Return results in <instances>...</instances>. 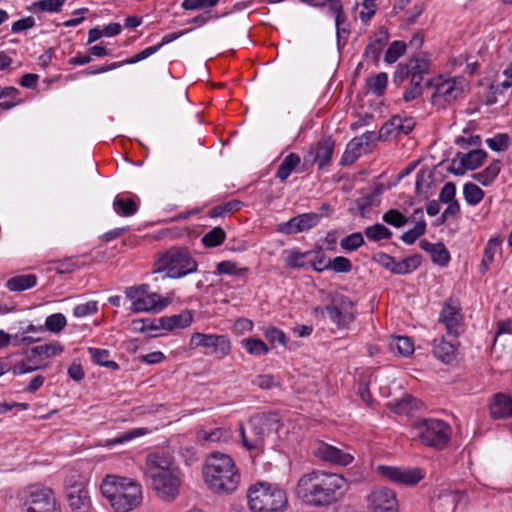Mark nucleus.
<instances>
[{
	"label": "nucleus",
	"instance_id": "obj_41",
	"mask_svg": "<svg viewBox=\"0 0 512 512\" xmlns=\"http://www.w3.org/2000/svg\"><path fill=\"white\" fill-rule=\"evenodd\" d=\"M466 202L470 205H477L484 198V191L474 183H466L463 188Z\"/></svg>",
	"mask_w": 512,
	"mask_h": 512
},
{
	"label": "nucleus",
	"instance_id": "obj_5",
	"mask_svg": "<svg viewBox=\"0 0 512 512\" xmlns=\"http://www.w3.org/2000/svg\"><path fill=\"white\" fill-rule=\"evenodd\" d=\"M171 466L170 458L164 454L152 453L147 456L145 475L157 495L166 501L173 500L179 494L180 481Z\"/></svg>",
	"mask_w": 512,
	"mask_h": 512
},
{
	"label": "nucleus",
	"instance_id": "obj_21",
	"mask_svg": "<svg viewBox=\"0 0 512 512\" xmlns=\"http://www.w3.org/2000/svg\"><path fill=\"white\" fill-rule=\"evenodd\" d=\"M170 301L167 298H161L158 293H145L143 298L136 303H132L131 310L135 313L144 311H160L165 308Z\"/></svg>",
	"mask_w": 512,
	"mask_h": 512
},
{
	"label": "nucleus",
	"instance_id": "obj_33",
	"mask_svg": "<svg viewBox=\"0 0 512 512\" xmlns=\"http://www.w3.org/2000/svg\"><path fill=\"white\" fill-rule=\"evenodd\" d=\"M327 4L329 6V10L331 13L335 14V23L337 28V39L338 45H340L341 34H348L349 31L345 28H342V24L345 22L346 18L343 12V5L341 0H328Z\"/></svg>",
	"mask_w": 512,
	"mask_h": 512
},
{
	"label": "nucleus",
	"instance_id": "obj_15",
	"mask_svg": "<svg viewBox=\"0 0 512 512\" xmlns=\"http://www.w3.org/2000/svg\"><path fill=\"white\" fill-rule=\"evenodd\" d=\"M486 157L487 153L483 149H474L468 153L458 152L448 170L456 176L464 175L466 170H475L481 166Z\"/></svg>",
	"mask_w": 512,
	"mask_h": 512
},
{
	"label": "nucleus",
	"instance_id": "obj_2",
	"mask_svg": "<svg viewBox=\"0 0 512 512\" xmlns=\"http://www.w3.org/2000/svg\"><path fill=\"white\" fill-rule=\"evenodd\" d=\"M205 483L214 493L231 494L240 482V474L233 459L220 452L212 453L203 469Z\"/></svg>",
	"mask_w": 512,
	"mask_h": 512
},
{
	"label": "nucleus",
	"instance_id": "obj_22",
	"mask_svg": "<svg viewBox=\"0 0 512 512\" xmlns=\"http://www.w3.org/2000/svg\"><path fill=\"white\" fill-rule=\"evenodd\" d=\"M65 493L67 501L80 496V494L89 493L87 490V480L77 471L70 472L65 479Z\"/></svg>",
	"mask_w": 512,
	"mask_h": 512
},
{
	"label": "nucleus",
	"instance_id": "obj_54",
	"mask_svg": "<svg viewBox=\"0 0 512 512\" xmlns=\"http://www.w3.org/2000/svg\"><path fill=\"white\" fill-rule=\"evenodd\" d=\"M66 0H41L32 4L34 11L59 12Z\"/></svg>",
	"mask_w": 512,
	"mask_h": 512
},
{
	"label": "nucleus",
	"instance_id": "obj_38",
	"mask_svg": "<svg viewBox=\"0 0 512 512\" xmlns=\"http://www.w3.org/2000/svg\"><path fill=\"white\" fill-rule=\"evenodd\" d=\"M241 343L251 355L261 356L269 352L268 346L259 338L249 337L243 339Z\"/></svg>",
	"mask_w": 512,
	"mask_h": 512
},
{
	"label": "nucleus",
	"instance_id": "obj_8",
	"mask_svg": "<svg viewBox=\"0 0 512 512\" xmlns=\"http://www.w3.org/2000/svg\"><path fill=\"white\" fill-rule=\"evenodd\" d=\"M414 430L420 441L429 447L442 450L451 438V427L438 419H423L415 424Z\"/></svg>",
	"mask_w": 512,
	"mask_h": 512
},
{
	"label": "nucleus",
	"instance_id": "obj_19",
	"mask_svg": "<svg viewBox=\"0 0 512 512\" xmlns=\"http://www.w3.org/2000/svg\"><path fill=\"white\" fill-rule=\"evenodd\" d=\"M314 454L324 461L342 466H346L353 461L352 455L326 443H320Z\"/></svg>",
	"mask_w": 512,
	"mask_h": 512
},
{
	"label": "nucleus",
	"instance_id": "obj_40",
	"mask_svg": "<svg viewBox=\"0 0 512 512\" xmlns=\"http://www.w3.org/2000/svg\"><path fill=\"white\" fill-rule=\"evenodd\" d=\"M148 432L149 431L147 428H135V429L126 431V432L118 435L117 437L106 440L105 445L108 447H111V446H115L117 444H122V443L128 442L136 437L143 436V435L147 434Z\"/></svg>",
	"mask_w": 512,
	"mask_h": 512
},
{
	"label": "nucleus",
	"instance_id": "obj_31",
	"mask_svg": "<svg viewBox=\"0 0 512 512\" xmlns=\"http://www.w3.org/2000/svg\"><path fill=\"white\" fill-rule=\"evenodd\" d=\"M301 159L300 156L296 153L288 154L279 165L276 177L284 182L291 175V173L296 170V168L300 165Z\"/></svg>",
	"mask_w": 512,
	"mask_h": 512
},
{
	"label": "nucleus",
	"instance_id": "obj_61",
	"mask_svg": "<svg viewBox=\"0 0 512 512\" xmlns=\"http://www.w3.org/2000/svg\"><path fill=\"white\" fill-rule=\"evenodd\" d=\"M218 2L219 0H184L181 6L185 10H197L214 7Z\"/></svg>",
	"mask_w": 512,
	"mask_h": 512
},
{
	"label": "nucleus",
	"instance_id": "obj_23",
	"mask_svg": "<svg viewBox=\"0 0 512 512\" xmlns=\"http://www.w3.org/2000/svg\"><path fill=\"white\" fill-rule=\"evenodd\" d=\"M335 141L331 136L319 140L315 147L314 162L318 164L319 169H323L330 164L334 152Z\"/></svg>",
	"mask_w": 512,
	"mask_h": 512
},
{
	"label": "nucleus",
	"instance_id": "obj_4",
	"mask_svg": "<svg viewBox=\"0 0 512 512\" xmlns=\"http://www.w3.org/2000/svg\"><path fill=\"white\" fill-rule=\"evenodd\" d=\"M197 262L186 247H171L157 254L153 263V281L178 279L197 271Z\"/></svg>",
	"mask_w": 512,
	"mask_h": 512
},
{
	"label": "nucleus",
	"instance_id": "obj_34",
	"mask_svg": "<svg viewBox=\"0 0 512 512\" xmlns=\"http://www.w3.org/2000/svg\"><path fill=\"white\" fill-rule=\"evenodd\" d=\"M62 350V346L57 342L39 345L27 351V359L31 361L32 358L36 356H39L41 358H49L62 352Z\"/></svg>",
	"mask_w": 512,
	"mask_h": 512
},
{
	"label": "nucleus",
	"instance_id": "obj_58",
	"mask_svg": "<svg viewBox=\"0 0 512 512\" xmlns=\"http://www.w3.org/2000/svg\"><path fill=\"white\" fill-rule=\"evenodd\" d=\"M330 270L336 273H349L352 270V263L344 256H337L330 259Z\"/></svg>",
	"mask_w": 512,
	"mask_h": 512
},
{
	"label": "nucleus",
	"instance_id": "obj_60",
	"mask_svg": "<svg viewBox=\"0 0 512 512\" xmlns=\"http://www.w3.org/2000/svg\"><path fill=\"white\" fill-rule=\"evenodd\" d=\"M97 311V301H88L87 303L77 305L73 310V314L75 317L80 318L95 314Z\"/></svg>",
	"mask_w": 512,
	"mask_h": 512
},
{
	"label": "nucleus",
	"instance_id": "obj_6",
	"mask_svg": "<svg viewBox=\"0 0 512 512\" xmlns=\"http://www.w3.org/2000/svg\"><path fill=\"white\" fill-rule=\"evenodd\" d=\"M247 498L253 512H283L288 503L286 492L278 485L268 482L251 485Z\"/></svg>",
	"mask_w": 512,
	"mask_h": 512
},
{
	"label": "nucleus",
	"instance_id": "obj_42",
	"mask_svg": "<svg viewBox=\"0 0 512 512\" xmlns=\"http://www.w3.org/2000/svg\"><path fill=\"white\" fill-rule=\"evenodd\" d=\"M388 83V76L385 72L378 73L372 78L366 80L369 89L377 96L383 95Z\"/></svg>",
	"mask_w": 512,
	"mask_h": 512
},
{
	"label": "nucleus",
	"instance_id": "obj_63",
	"mask_svg": "<svg viewBox=\"0 0 512 512\" xmlns=\"http://www.w3.org/2000/svg\"><path fill=\"white\" fill-rule=\"evenodd\" d=\"M407 66L410 69L411 76L416 74H418V76H422V74L427 71L429 63L425 59L413 57L409 60Z\"/></svg>",
	"mask_w": 512,
	"mask_h": 512
},
{
	"label": "nucleus",
	"instance_id": "obj_53",
	"mask_svg": "<svg viewBox=\"0 0 512 512\" xmlns=\"http://www.w3.org/2000/svg\"><path fill=\"white\" fill-rule=\"evenodd\" d=\"M422 81H423V76H418V74L411 76V87L409 89H407L403 95V99L406 102L412 101L421 95Z\"/></svg>",
	"mask_w": 512,
	"mask_h": 512
},
{
	"label": "nucleus",
	"instance_id": "obj_13",
	"mask_svg": "<svg viewBox=\"0 0 512 512\" xmlns=\"http://www.w3.org/2000/svg\"><path fill=\"white\" fill-rule=\"evenodd\" d=\"M373 260L386 270L396 275H406L415 271L421 264L420 255H412L400 262L384 252L377 253Z\"/></svg>",
	"mask_w": 512,
	"mask_h": 512
},
{
	"label": "nucleus",
	"instance_id": "obj_62",
	"mask_svg": "<svg viewBox=\"0 0 512 512\" xmlns=\"http://www.w3.org/2000/svg\"><path fill=\"white\" fill-rule=\"evenodd\" d=\"M149 290V286L147 284H142L139 286H131L126 288L125 295L132 302L136 303L143 298L145 293Z\"/></svg>",
	"mask_w": 512,
	"mask_h": 512
},
{
	"label": "nucleus",
	"instance_id": "obj_30",
	"mask_svg": "<svg viewBox=\"0 0 512 512\" xmlns=\"http://www.w3.org/2000/svg\"><path fill=\"white\" fill-rule=\"evenodd\" d=\"M423 407L422 401L411 395H405L392 405V410L397 414L411 415Z\"/></svg>",
	"mask_w": 512,
	"mask_h": 512
},
{
	"label": "nucleus",
	"instance_id": "obj_12",
	"mask_svg": "<svg viewBox=\"0 0 512 512\" xmlns=\"http://www.w3.org/2000/svg\"><path fill=\"white\" fill-rule=\"evenodd\" d=\"M439 322L444 324L448 336L458 337L463 322V315L461 313V305L457 299L448 298L442 307L439 315Z\"/></svg>",
	"mask_w": 512,
	"mask_h": 512
},
{
	"label": "nucleus",
	"instance_id": "obj_35",
	"mask_svg": "<svg viewBox=\"0 0 512 512\" xmlns=\"http://www.w3.org/2000/svg\"><path fill=\"white\" fill-rule=\"evenodd\" d=\"M88 353L90 354V356L95 364L106 367L111 370L119 369L118 363L108 359L110 356L109 350L89 347Z\"/></svg>",
	"mask_w": 512,
	"mask_h": 512
},
{
	"label": "nucleus",
	"instance_id": "obj_20",
	"mask_svg": "<svg viewBox=\"0 0 512 512\" xmlns=\"http://www.w3.org/2000/svg\"><path fill=\"white\" fill-rule=\"evenodd\" d=\"M463 89L456 85L455 79L445 80L436 85L435 92L432 95V103L436 105L440 99L446 103H451L460 97Z\"/></svg>",
	"mask_w": 512,
	"mask_h": 512
},
{
	"label": "nucleus",
	"instance_id": "obj_52",
	"mask_svg": "<svg viewBox=\"0 0 512 512\" xmlns=\"http://www.w3.org/2000/svg\"><path fill=\"white\" fill-rule=\"evenodd\" d=\"M66 318L61 313H55L46 318L45 327L53 333H59L66 326Z\"/></svg>",
	"mask_w": 512,
	"mask_h": 512
},
{
	"label": "nucleus",
	"instance_id": "obj_17",
	"mask_svg": "<svg viewBox=\"0 0 512 512\" xmlns=\"http://www.w3.org/2000/svg\"><path fill=\"white\" fill-rule=\"evenodd\" d=\"M320 220L317 213H305L291 218L289 221L278 225L277 231L284 234H296L307 231L316 226Z\"/></svg>",
	"mask_w": 512,
	"mask_h": 512
},
{
	"label": "nucleus",
	"instance_id": "obj_57",
	"mask_svg": "<svg viewBox=\"0 0 512 512\" xmlns=\"http://www.w3.org/2000/svg\"><path fill=\"white\" fill-rule=\"evenodd\" d=\"M248 268H237L236 264L232 261H222L217 264V272L219 274L227 275H244Z\"/></svg>",
	"mask_w": 512,
	"mask_h": 512
},
{
	"label": "nucleus",
	"instance_id": "obj_64",
	"mask_svg": "<svg viewBox=\"0 0 512 512\" xmlns=\"http://www.w3.org/2000/svg\"><path fill=\"white\" fill-rule=\"evenodd\" d=\"M456 186L453 182H447L440 191L439 201L442 203H450L455 200Z\"/></svg>",
	"mask_w": 512,
	"mask_h": 512
},
{
	"label": "nucleus",
	"instance_id": "obj_26",
	"mask_svg": "<svg viewBox=\"0 0 512 512\" xmlns=\"http://www.w3.org/2000/svg\"><path fill=\"white\" fill-rule=\"evenodd\" d=\"M465 497L466 493L464 490L442 489L439 491L436 501L439 506L446 507L453 512Z\"/></svg>",
	"mask_w": 512,
	"mask_h": 512
},
{
	"label": "nucleus",
	"instance_id": "obj_25",
	"mask_svg": "<svg viewBox=\"0 0 512 512\" xmlns=\"http://www.w3.org/2000/svg\"><path fill=\"white\" fill-rule=\"evenodd\" d=\"M192 321V313L189 310H183L180 314L159 318V326H162V330L172 331L186 328Z\"/></svg>",
	"mask_w": 512,
	"mask_h": 512
},
{
	"label": "nucleus",
	"instance_id": "obj_48",
	"mask_svg": "<svg viewBox=\"0 0 512 512\" xmlns=\"http://www.w3.org/2000/svg\"><path fill=\"white\" fill-rule=\"evenodd\" d=\"M406 51V44L403 41H394L390 44L385 53V62L392 64L396 62L400 56Z\"/></svg>",
	"mask_w": 512,
	"mask_h": 512
},
{
	"label": "nucleus",
	"instance_id": "obj_39",
	"mask_svg": "<svg viewBox=\"0 0 512 512\" xmlns=\"http://www.w3.org/2000/svg\"><path fill=\"white\" fill-rule=\"evenodd\" d=\"M364 233L369 240L375 242L392 237V232L386 226L379 223L366 227Z\"/></svg>",
	"mask_w": 512,
	"mask_h": 512
},
{
	"label": "nucleus",
	"instance_id": "obj_36",
	"mask_svg": "<svg viewBox=\"0 0 512 512\" xmlns=\"http://www.w3.org/2000/svg\"><path fill=\"white\" fill-rule=\"evenodd\" d=\"M500 169L501 162L499 160H494L482 172L473 174L472 178L482 185L487 186L498 176Z\"/></svg>",
	"mask_w": 512,
	"mask_h": 512
},
{
	"label": "nucleus",
	"instance_id": "obj_10",
	"mask_svg": "<svg viewBox=\"0 0 512 512\" xmlns=\"http://www.w3.org/2000/svg\"><path fill=\"white\" fill-rule=\"evenodd\" d=\"M189 347L190 349L203 347L206 349V354L215 355L218 358H223L231 352L229 338L225 335L217 334L195 332L191 335Z\"/></svg>",
	"mask_w": 512,
	"mask_h": 512
},
{
	"label": "nucleus",
	"instance_id": "obj_9",
	"mask_svg": "<svg viewBox=\"0 0 512 512\" xmlns=\"http://www.w3.org/2000/svg\"><path fill=\"white\" fill-rule=\"evenodd\" d=\"M26 512H60L52 489L39 485L29 486L24 491Z\"/></svg>",
	"mask_w": 512,
	"mask_h": 512
},
{
	"label": "nucleus",
	"instance_id": "obj_16",
	"mask_svg": "<svg viewBox=\"0 0 512 512\" xmlns=\"http://www.w3.org/2000/svg\"><path fill=\"white\" fill-rule=\"evenodd\" d=\"M378 472L392 482L406 485H415L422 479L418 469L380 465L378 466Z\"/></svg>",
	"mask_w": 512,
	"mask_h": 512
},
{
	"label": "nucleus",
	"instance_id": "obj_32",
	"mask_svg": "<svg viewBox=\"0 0 512 512\" xmlns=\"http://www.w3.org/2000/svg\"><path fill=\"white\" fill-rule=\"evenodd\" d=\"M197 436L204 443H217L228 441L231 438V432L224 428H215L210 431L201 429L197 432Z\"/></svg>",
	"mask_w": 512,
	"mask_h": 512
},
{
	"label": "nucleus",
	"instance_id": "obj_59",
	"mask_svg": "<svg viewBox=\"0 0 512 512\" xmlns=\"http://www.w3.org/2000/svg\"><path fill=\"white\" fill-rule=\"evenodd\" d=\"M376 193H370L355 200L356 209L361 217H365L375 200Z\"/></svg>",
	"mask_w": 512,
	"mask_h": 512
},
{
	"label": "nucleus",
	"instance_id": "obj_3",
	"mask_svg": "<svg viewBox=\"0 0 512 512\" xmlns=\"http://www.w3.org/2000/svg\"><path fill=\"white\" fill-rule=\"evenodd\" d=\"M100 488L115 512H130L143 500L141 485L131 478L107 475Z\"/></svg>",
	"mask_w": 512,
	"mask_h": 512
},
{
	"label": "nucleus",
	"instance_id": "obj_7",
	"mask_svg": "<svg viewBox=\"0 0 512 512\" xmlns=\"http://www.w3.org/2000/svg\"><path fill=\"white\" fill-rule=\"evenodd\" d=\"M280 417L277 412H264L252 416L249 420V431L243 425L240 426V435L243 445L248 450H261L265 437L277 430Z\"/></svg>",
	"mask_w": 512,
	"mask_h": 512
},
{
	"label": "nucleus",
	"instance_id": "obj_44",
	"mask_svg": "<svg viewBox=\"0 0 512 512\" xmlns=\"http://www.w3.org/2000/svg\"><path fill=\"white\" fill-rule=\"evenodd\" d=\"M242 202L239 200H231L221 205L213 207L209 212L208 216L211 218L223 217L228 213L239 210Z\"/></svg>",
	"mask_w": 512,
	"mask_h": 512
},
{
	"label": "nucleus",
	"instance_id": "obj_24",
	"mask_svg": "<svg viewBox=\"0 0 512 512\" xmlns=\"http://www.w3.org/2000/svg\"><path fill=\"white\" fill-rule=\"evenodd\" d=\"M490 415L493 419L512 417V398L503 393H497L490 404Z\"/></svg>",
	"mask_w": 512,
	"mask_h": 512
},
{
	"label": "nucleus",
	"instance_id": "obj_56",
	"mask_svg": "<svg viewBox=\"0 0 512 512\" xmlns=\"http://www.w3.org/2000/svg\"><path fill=\"white\" fill-rule=\"evenodd\" d=\"M251 383L262 390H269L280 385L279 382L275 380L274 376L270 374L257 375L251 380Z\"/></svg>",
	"mask_w": 512,
	"mask_h": 512
},
{
	"label": "nucleus",
	"instance_id": "obj_43",
	"mask_svg": "<svg viewBox=\"0 0 512 512\" xmlns=\"http://www.w3.org/2000/svg\"><path fill=\"white\" fill-rule=\"evenodd\" d=\"M391 349H396L401 356L408 357L414 352V344L407 336H398L390 343Z\"/></svg>",
	"mask_w": 512,
	"mask_h": 512
},
{
	"label": "nucleus",
	"instance_id": "obj_1",
	"mask_svg": "<svg viewBox=\"0 0 512 512\" xmlns=\"http://www.w3.org/2000/svg\"><path fill=\"white\" fill-rule=\"evenodd\" d=\"M347 489L342 475L314 470L300 477L295 493L306 505L325 507L342 498Z\"/></svg>",
	"mask_w": 512,
	"mask_h": 512
},
{
	"label": "nucleus",
	"instance_id": "obj_51",
	"mask_svg": "<svg viewBox=\"0 0 512 512\" xmlns=\"http://www.w3.org/2000/svg\"><path fill=\"white\" fill-rule=\"evenodd\" d=\"M499 244L500 242L496 239H490L486 244L483 259L481 262L483 271H486L489 268V265L493 262L494 256L498 251Z\"/></svg>",
	"mask_w": 512,
	"mask_h": 512
},
{
	"label": "nucleus",
	"instance_id": "obj_55",
	"mask_svg": "<svg viewBox=\"0 0 512 512\" xmlns=\"http://www.w3.org/2000/svg\"><path fill=\"white\" fill-rule=\"evenodd\" d=\"M509 136L505 133H499L486 140V144L493 151H505L509 146Z\"/></svg>",
	"mask_w": 512,
	"mask_h": 512
},
{
	"label": "nucleus",
	"instance_id": "obj_14",
	"mask_svg": "<svg viewBox=\"0 0 512 512\" xmlns=\"http://www.w3.org/2000/svg\"><path fill=\"white\" fill-rule=\"evenodd\" d=\"M367 501L371 512H399L396 494L389 488H375L368 495Z\"/></svg>",
	"mask_w": 512,
	"mask_h": 512
},
{
	"label": "nucleus",
	"instance_id": "obj_46",
	"mask_svg": "<svg viewBox=\"0 0 512 512\" xmlns=\"http://www.w3.org/2000/svg\"><path fill=\"white\" fill-rule=\"evenodd\" d=\"M68 505L72 512H89L91 509L89 493L80 494V496L72 498L68 501Z\"/></svg>",
	"mask_w": 512,
	"mask_h": 512
},
{
	"label": "nucleus",
	"instance_id": "obj_45",
	"mask_svg": "<svg viewBox=\"0 0 512 512\" xmlns=\"http://www.w3.org/2000/svg\"><path fill=\"white\" fill-rule=\"evenodd\" d=\"M382 219L385 223L396 228H401L408 223V218L396 209H390L385 212L382 216Z\"/></svg>",
	"mask_w": 512,
	"mask_h": 512
},
{
	"label": "nucleus",
	"instance_id": "obj_28",
	"mask_svg": "<svg viewBox=\"0 0 512 512\" xmlns=\"http://www.w3.org/2000/svg\"><path fill=\"white\" fill-rule=\"evenodd\" d=\"M35 274H22L9 278L6 282V288L13 292H22L34 287L37 284Z\"/></svg>",
	"mask_w": 512,
	"mask_h": 512
},
{
	"label": "nucleus",
	"instance_id": "obj_29",
	"mask_svg": "<svg viewBox=\"0 0 512 512\" xmlns=\"http://www.w3.org/2000/svg\"><path fill=\"white\" fill-rule=\"evenodd\" d=\"M139 208V203L134 198H125L122 195H117L113 201L114 211L123 217L134 215Z\"/></svg>",
	"mask_w": 512,
	"mask_h": 512
},
{
	"label": "nucleus",
	"instance_id": "obj_11",
	"mask_svg": "<svg viewBox=\"0 0 512 512\" xmlns=\"http://www.w3.org/2000/svg\"><path fill=\"white\" fill-rule=\"evenodd\" d=\"M315 311H321L323 316H327L338 327H346L355 319L354 304L344 295L333 299L331 305H327L323 308L317 307Z\"/></svg>",
	"mask_w": 512,
	"mask_h": 512
},
{
	"label": "nucleus",
	"instance_id": "obj_50",
	"mask_svg": "<svg viewBox=\"0 0 512 512\" xmlns=\"http://www.w3.org/2000/svg\"><path fill=\"white\" fill-rule=\"evenodd\" d=\"M433 263L442 267L446 266L450 261V253L445 245L441 242L436 243L434 250L431 253Z\"/></svg>",
	"mask_w": 512,
	"mask_h": 512
},
{
	"label": "nucleus",
	"instance_id": "obj_49",
	"mask_svg": "<svg viewBox=\"0 0 512 512\" xmlns=\"http://www.w3.org/2000/svg\"><path fill=\"white\" fill-rule=\"evenodd\" d=\"M364 244V237L360 232L352 233L340 241V246L346 251H355Z\"/></svg>",
	"mask_w": 512,
	"mask_h": 512
},
{
	"label": "nucleus",
	"instance_id": "obj_27",
	"mask_svg": "<svg viewBox=\"0 0 512 512\" xmlns=\"http://www.w3.org/2000/svg\"><path fill=\"white\" fill-rule=\"evenodd\" d=\"M433 354L444 363H451L456 357V347L451 341L445 338L435 339L433 342Z\"/></svg>",
	"mask_w": 512,
	"mask_h": 512
},
{
	"label": "nucleus",
	"instance_id": "obj_37",
	"mask_svg": "<svg viewBox=\"0 0 512 512\" xmlns=\"http://www.w3.org/2000/svg\"><path fill=\"white\" fill-rule=\"evenodd\" d=\"M225 239V231L221 227H214L202 237L201 242L206 248H214L220 246Z\"/></svg>",
	"mask_w": 512,
	"mask_h": 512
},
{
	"label": "nucleus",
	"instance_id": "obj_18",
	"mask_svg": "<svg viewBox=\"0 0 512 512\" xmlns=\"http://www.w3.org/2000/svg\"><path fill=\"white\" fill-rule=\"evenodd\" d=\"M415 126L412 118L402 119L400 116H393L383 124L379 130L378 138L387 140L390 137H397L399 134H409Z\"/></svg>",
	"mask_w": 512,
	"mask_h": 512
},
{
	"label": "nucleus",
	"instance_id": "obj_47",
	"mask_svg": "<svg viewBox=\"0 0 512 512\" xmlns=\"http://www.w3.org/2000/svg\"><path fill=\"white\" fill-rule=\"evenodd\" d=\"M426 231L424 220L418 221L415 226L401 235V240L406 244H413Z\"/></svg>",
	"mask_w": 512,
	"mask_h": 512
}]
</instances>
